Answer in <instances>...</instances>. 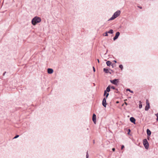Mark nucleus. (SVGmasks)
Returning a JSON list of instances; mask_svg holds the SVG:
<instances>
[{
  "label": "nucleus",
  "mask_w": 158,
  "mask_h": 158,
  "mask_svg": "<svg viewBox=\"0 0 158 158\" xmlns=\"http://www.w3.org/2000/svg\"><path fill=\"white\" fill-rule=\"evenodd\" d=\"M41 21V18L38 16H35L31 20V23L33 25H35Z\"/></svg>",
  "instance_id": "nucleus-1"
},
{
  "label": "nucleus",
  "mask_w": 158,
  "mask_h": 158,
  "mask_svg": "<svg viewBox=\"0 0 158 158\" xmlns=\"http://www.w3.org/2000/svg\"><path fill=\"white\" fill-rule=\"evenodd\" d=\"M121 13V11L119 10H118L115 12L112 16L108 20V21L111 20H114L117 17L119 16Z\"/></svg>",
  "instance_id": "nucleus-2"
},
{
  "label": "nucleus",
  "mask_w": 158,
  "mask_h": 158,
  "mask_svg": "<svg viewBox=\"0 0 158 158\" xmlns=\"http://www.w3.org/2000/svg\"><path fill=\"white\" fill-rule=\"evenodd\" d=\"M143 143L145 149H148L149 148V143L146 139H143Z\"/></svg>",
  "instance_id": "nucleus-3"
},
{
  "label": "nucleus",
  "mask_w": 158,
  "mask_h": 158,
  "mask_svg": "<svg viewBox=\"0 0 158 158\" xmlns=\"http://www.w3.org/2000/svg\"><path fill=\"white\" fill-rule=\"evenodd\" d=\"M110 82L115 85H117L119 82L118 79H115L113 80H110Z\"/></svg>",
  "instance_id": "nucleus-4"
},
{
  "label": "nucleus",
  "mask_w": 158,
  "mask_h": 158,
  "mask_svg": "<svg viewBox=\"0 0 158 158\" xmlns=\"http://www.w3.org/2000/svg\"><path fill=\"white\" fill-rule=\"evenodd\" d=\"M106 99L104 98L102 101V105L103 106L105 107H106V106L107 105Z\"/></svg>",
  "instance_id": "nucleus-5"
},
{
  "label": "nucleus",
  "mask_w": 158,
  "mask_h": 158,
  "mask_svg": "<svg viewBox=\"0 0 158 158\" xmlns=\"http://www.w3.org/2000/svg\"><path fill=\"white\" fill-rule=\"evenodd\" d=\"M120 33L119 32H117L115 34V36L113 38V40L114 41L116 40L118 37Z\"/></svg>",
  "instance_id": "nucleus-6"
},
{
  "label": "nucleus",
  "mask_w": 158,
  "mask_h": 158,
  "mask_svg": "<svg viewBox=\"0 0 158 158\" xmlns=\"http://www.w3.org/2000/svg\"><path fill=\"white\" fill-rule=\"evenodd\" d=\"M96 115L95 114H94L93 115L92 120H93L94 123L95 124L96 123Z\"/></svg>",
  "instance_id": "nucleus-7"
},
{
  "label": "nucleus",
  "mask_w": 158,
  "mask_h": 158,
  "mask_svg": "<svg viewBox=\"0 0 158 158\" xmlns=\"http://www.w3.org/2000/svg\"><path fill=\"white\" fill-rule=\"evenodd\" d=\"M130 121L134 124H135V119L133 117H131L130 118Z\"/></svg>",
  "instance_id": "nucleus-8"
},
{
  "label": "nucleus",
  "mask_w": 158,
  "mask_h": 158,
  "mask_svg": "<svg viewBox=\"0 0 158 158\" xmlns=\"http://www.w3.org/2000/svg\"><path fill=\"white\" fill-rule=\"evenodd\" d=\"M47 72L48 74H52L53 72V70L51 68H48L47 69Z\"/></svg>",
  "instance_id": "nucleus-9"
},
{
  "label": "nucleus",
  "mask_w": 158,
  "mask_h": 158,
  "mask_svg": "<svg viewBox=\"0 0 158 158\" xmlns=\"http://www.w3.org/2000/svg\"><path fill=\"white\" fill-rule=\"evenodd\" d=\"M147 133L148 137L151 135V132L148 129L147 130Z\"/></svg>",
  "instance_id": "nucleus-10"
},
{
  "label": "nucleus",
  "mask_w": 158,
  "mask_h": 158,
  "mask_svg": "<svg viewBox=\"0 0 158 158\" xmlns=\"http://www.w3.org/2000/svg\"><path fill=\"white\" fill-rule=\"evenodd\" d=\"M150 108V104L148 103L145 106V110L146 111H147Z\"/></svg>",
  "instance_id": "nucleus-11"
},
{
  "label": "nucleus",
  "mask_w": 158,
  "mask_h": 158,
  "mask_svg": "<svg viewBox=\"0 0 158 158\" xmlns=\"http://www.w3.org/2000/svg\"><path fill=\"white\" fill-rule=\"evenodd\" d=\"M103 71L106 73H110V74L111 73V72H109V69L106 68H104Z\"/></svg>",
  "instance_id": "nucleus-12"
},
{
  "label": "nucleus",
  "mask_w": 158,
  "mask_h": 158,
  "mask_svg": "<svg viewBox=\"0 0 158 158\" xmlns=\"http://www.w3.org/2000/svg\"><path fill=\"white\" fill-rule=\"evenodd\" d=\"M106 64L107 66H110V65H111L112 63L110 61H107L106 62Z\"/></svg>",
  "instance_id": "nucleus-13"
},
{
  "label": "nucleus",
  "mask_w": 158,
  "mask_h": 158,
  "mask_svg": "<svg viewBox=\"0 0 158 158\" xmlns=\"http://www.w3.org/2000/svg\"><path fill=\"white\" fill-rule=\"evenodd\" d=\"M110 85H109L106 89V92H109L110 91Z\"/></svg>",
  "instance_id": "nucleus-14"
},
{
  "label": "nucleus",
  "mask_w": 158,
  "mask_h": 158,
  "mask_svg": "<svg viewBox=\"0 0 158 158\" xmlns=\"http://www.w3.org/2000/svg\"><path fill=\"white\" fill-rule=\"evenodd\" d=\"M107 32L108 33L112 34L114 32L113 30L112 29H110L108 31H107Z\"/></svg>",
  "instance_id": "nucleus-15"
},
{
  "label": "nucleus",
  "mask_w": 158,
  "mask_h": 158,
  "mask_svg": "<svg viewBox=\"0 0 158 158\" xmlns=\"http://www.w3.org/2000/svg\"><path fill=\"white\" fill-rule=\"evenodd\" d=\"M139 102H140V103L139 105V108L140 109V108H142V105L141 104V102L140 101H139Z\"/></svg>",
  "instance_id": "nucleus-16"
},
{
  "label": "nucleus",
  "mask_w": 158,
  "mask_h": 158,
  "mask_svg": "<svg viewBox=\"0 0 158 158\" xmlns=\"http://www.w3.org/2000/svg\"><path fill=\"white\" fill-rule=\"evenodd\" d=\"M119 68L121 69L122 70L123 69V65L122 64H120L119 66Z\"/></svg>",
  "instance_id": "nucleus-17"
},
{
  "label": "nucleus",
  "mask_w": 158,
  "mask_h": 158,
  "mask_svg": "<svg viewBox=\"0 0 158 158\" xmlns=\"http://www.w3.org/2000/svg\"><path fill=\"white\" fill-rule=\"evenodd\" d=\"M127 91H129L131 93H133V91L131 90L130 89H127Z\"/></svg>",
  "instance_id": "nucleus-18"
},
{
  "label": "nucleus",
  "mask_w": 158,
  "mask_h": 158,
  "mask_svg": "<svg viewBox=\"0 0 158 158\" xmlns=\"http://www.w3.org/2000/svg\"><path fill=\"white\" fill-rule=\"evenodd\" d=\"M109 95V94L108 93H107L106 94V95L105 96V97H104V98H105L106 99H107L108 97V96Z\"/></svg>",
  "instance_id": "nucleus-19"
},
{
  "label": "nucleus",
  "mask_w": 158,
  "mask_h": 158,
  "mask_svg": "<svg viewBox=\"0 0 158 158\" xmlns=\"http://www.w3.org/2000/svg\"><path fill=\"white\" fill-rule=\"evenodd\" d=\"M115 92L117 93H119V92L118 91V89H115Z\"/></svg>",
  "instance_id": "nucleus-20"
},
{
  "label": "nucleus",
  "mask_w": 158,
  "mask_h": 158,
  "mask_svg": "<svg viewBox=\"0 0 158 158\" xmlns=\"http://www.w3.org/2000/svg\"><path fill=\"white\" fill-rule=\"evenodd\" d=\"M108 32H107V31H106V32L105 33V35H104V36H108Z\"/></svg>",
  "instance_id": "nucleus-21"
},
{
  "label": "nucleus",
  "mask_w": 158,
  "mask_h": 158,
  "mask_svg": "<svg viewBox=\"0 0 158 158\" xmlns=\"http://www.w3.org/2000/svg\"><path fill=\"white\" fill-rule=\"evenodd\" d=\"M155 115H156V116L157 117V118H156V120L157 121H158V113H157L156 114H155Z\"/></svg>",
  "instance_id": "nucleus-22"
},
{
  "label": "nucleus",
  "mask_w": 158,
  "mask_h": 158,
  "mask_svg": "<svg viewBox=\"0 0 158 158\" xmlns=\"http://www.w3.org/2000/svg\"><path fill=\"white\" fill-rule=\"evenodd\" d=\"M89 158V154L88 153V152H86V158Z\"/></svg>",
  "instance_id": "nucleus-23"
},
{
  "label": "nucleus",
  "mask_w": 158,
  "mask_h": 158,
  "mask_svg": "<svg viewBox=\"0 0 158 158\" xmlns=\"http://www.w3.org/2000/svg\"><path fill=\"white\" fill-rule=\"evenodd\" d=\"M111 88L112 89H115L116 88H115V87H114V86H112L111 87Z\"/></svg>",
  "instance_id": "nucleus-24"
},
{
  "label": "nucleus",
  "mask_w": 158,
  "mask_h": 158,
  "mask_svg": "<svg viewBox=\"0 0 158 158\" xmlns=\"http://www.w3.org/2000/svg\"><path fill=\"white\" fill-rule=\"evenodd\" d=\"M107 93L106 91L105 90L104 91V96H105Z\"/></svg>",
  "instance_id": "nucleus-25"
},
{
  "label": "nucleus",
  "mask_w": 158,
  "mask_h": 158,
  "mask_svg": "<svg viewBox=\"0 0 158 158\" xmlns=\"http://www.w3.org/2000/svg\"><path fill=\"white\" fill-rule=\"evenodd\" d=\"M19 136V135H17L13 138V139H16L18 138Z\"/></svg>",
  "instance_id": "nucleus-26"
},
{
  "label": "nucleus",
  "mask_w": 158,
  "mask_h": 158,
  "mask_svg": "<svg viewBox=\"0 0 158 158\" xmlns=\"http://www.w3.org/2000/svg\"><path fill=\"white\" fill-rule=\"evenodd\" d=\"M131 132V130L130 129H128V130L127 134L128 135L130 134V133Z\"/></svg>",
  "instance_id": "nucleus-27"
},
{
  "label": "nucleus",
  "mask_w": 158,
  "mask_h": 158,
  "mask_svg": "<svg viewBox=\"0 0 158 158\" xmlns=\"http://www.w3.org/2000/svg\"><path fill=\"white\" fill-rule=\"evenodd\" d=\"M124 148V146L123 145H122L121 146V149H123Z\"/></svg>",
  "instance_id": "nucleus-28"
},
{
  "label": "nucleus",
  "mask_w": 158,
  "mask_h": 158,
  "mask_svg": "<svg viewBox=\"0 0 158 158\" xmlns=\"http://www.w3.org/2000/svg\"><path fill=\"white\" fill-rule=\"evenodd\" d=\"M146 104H147L148 103L149 104V102L148 101V100L147 99L146 100Z\"/></svg>",
  "instance_id": "nucleus-29"
},
{
  "label": "nucleus",
  "mask_w": 158,
  "mask_h": 158,
  "mask_svg": "<svg viewBox=\"0 0 158 158\" xmlns=\"http://www.w3.org/2000/svg\"><path fill=\"white\" fill-rule=\"evenodd\" d=\"M93 71L94 72H95V68L93 66Z\"/></svg>",
  "instance_id": "nucleus-30"
},
{
  "label": "nucleus",
  "mask_w": 158,
  "mask_h": 158,
  "mask_svg": "<svg viewBox=\"0 0 158 158\" xmlns=\"http://www.w3.org/2000/svg\"><path fill=\"white\" fill-rule=\"evenodd\" d=\"M6 73V71L4 72L3 74V76H4Z\"/></svg>",
  "instance_id": "nucleus-31"
},
{
  "label": "nucleus",
  "mask_w": 158,
  "mask_h": 158,
  "mask_svg": "<svg viewBox=\"0 0 158 158\" xmlns=\"http://www.w3.org/2000/svg\"><path fill=\"white\" fill-rule=\"evenodd\" d=\"M112 151H113V152L114 151H115V148H112Z\"/></svg>",
  "instance_id": "nucleus-32"
},
{
  "label": "nucleus",
  "mask_w": 158,
  "mask_h": 158,
  "mask_svg": "<svg viewBox=\"0 0 158 158\" xmlns=\"http://www.w3.org/2000/svg\"><path fill=\"white\" fill-rule=\"evenodd\" d=\"M109 69L111 71V72H112L113 73L114 72L113 70H112V69Z\"/></svg>",
  "instance_id": "nucleus-33"
},
{
  "label": "nucleus",
  "mask_w": 158,
  "mask_h": 158,
  "mask_svg": "<svg viewBox=\"0 0 158 158\" xmlns=\"http://www.w3.org/2000/svg\"><path fill=\"white\" fill-rule=\"evenodd\" d=\"M111 65L112 66V67L113 68L114 67V64H111Z\"/></svg>",
  "instance_id": "nucleus-34"
},
{
  "label": "nucleus",
  "mask_w": 158,
  "mask_h": 158,
  "mask_svg": "<svg viewBox=\"0 0 158 158\" xmlns=\"http://www.w3.org/2000/svg\"><path fill=\"white\" fill-rule=\"evenodd\" d=\"M114 61L115 63H117V61L115 60H114Z\"/></svg>",
  "instance_id": "nucleus-35"
},
{
  "label": "nucleus",
  "mask_w": 158,
  "mask_h": 158,
  "mask_svg": "<svg viewBox=\"0 0 158 158\" xmlns=\"http://www.w3.org/2000/svg\"><path fill=\"white\" fill-rule=\"evenodd\" d=\"M97 60H98V63H99V60L98 59H97Z\"/></svg>",
  "instance_id": "nucleus-36"
},
{
  "label": "nucleus",
  "mask_w": 158,
  "mask_h": 158,
  "mask_svg": "<svg viewBox=\"0 0 158 158\" xmlns=\"http://www.w3.org/2000/svg\"><path fill=\"white\" fill-rule=\"evenodd\" d=\"M119 101H117L116 102V103H119Z\"/></svg>",
  "instance_id": "nucleus-37"
},
{
  "label": "nucleus",
  "mask_w": 158,
  "mask_h": 158,
  "mask_svg": "<svg viewBox=\"0 0 158 158\" xmlns=\"http://www.w3.org/2000/svg\"><path fill=\"white\" fill-rule=\"evenodd\" d=\"M139 7L140 8V9H141L142 8V7L141 6H139Z\"/></svg>",
  "instance_id": "nucleus-38"
},
{
  "label": "nucleus",
  "mask_w": 158,
  "mask_h": 158,
  "mask_svg": "<svg viewBox=\"0 0 158 158\" xmlns=\"http://www.w3.org/2000/svg\"><path fill=\"white\" fill-rule=\"evenodd\" d=\"M95 143L94 140H93V143Z\"/></svg>",
  "instance_id": "nucleus-39"
}]
</instances>
